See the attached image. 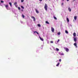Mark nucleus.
I'll use <instances>...</instances> for the list:
<instances>
[{"label":"nucleus","mask_w":78,"mask_h":78,"mask_svg":"<svg viewBox=\"0 0 78 78\" xmlns=\"http://www.w3.org/2000/svg\"><path fill=\"white\" fill-rule=\"evenodd\" d=\"M35 10L36 11V13H37V14L39 13V11H38L37 10V9H35Z\"/></svg>","instance_id":"423d86ee"},{"label":"nucleus","mask_w":78,"mask_h":78,"mask_svg":"<svg viewBox=\"0 0 78 78\" xmlns=\"http://www.w3.org/2000/svg\"><path fill=\"white\" fill-rule=\"evenodd\" d=\"M22 11H23V9L22 10Z\"/></svg>","instance_id":"c9c22d12"},{"label":"nucleus","mask_w":78,"mask_h":78,"mask_svg":"<svg viewBox=\"0 0 78 78\" xmlns=\"http://www.w3.org/2000/svg\"><path fill=\"white\" fill-rule=\"evenodd\" d=\"M47 7H48L47 5V4H45L44 5V8L46 11H47Z\"/></svg>","instance_id":"f257e3e1"},{"label":"nucleus","mask_w":78,"mask_h":78,"mask_svg":"<svg viewBox=\"0 0 78 78\" xmlns=\"http://www.w3.org/2000/svg\"><path fill=\"white\" fill-rule=\"evenodd\" d=\"M74 46L75 47H76V48H77V45L76 44V43H75L74 44Z\"/></svg>","instance_id":"9d476101"},{"label":"nucleus","mask_w":78,"mask_h":78,"mask_svg":"<svg viewBox=\"0 0 78 78\" xmlns=\"http://www.w3.org/2000/svg\"><path fill=\"white\" fill-rule=\"evenodd\" d=\"M39 37L40 40H41V41H44V39L43 38H41L40 36H39Z\"/></svg>","instance_id":"39448f33"},{"label":"nucleus","mask_w":78,"mask_h":78,"mask_svg":"<svg viewBox=\"0 0 78 78\" xmlns=\"http://www.w3.org/2000/svg\"><path fill=\"white\" fill-rule=\"evenodd\" d=\"M9 4L10 6H12V4L11 3V2H9Z\"/></svg>","instance_id":"dca6fc26"},{"label":"nucleus","mask_w":78,"mask_h":78,"mask_svg":"<svg viewBox=\"0 0 78 78\" xmlns=\"http://www.w3.org/2000/svg\"><path fill=\"white\" fill-rule=\"evenodd\" d=\"M65 49L66 50V51L67 52H68V51H69V49L67 48H65Z\"/></svg>","instance_id":"f03ea898"},{"label":"nucleus","mask_w":78,"mask_h":78,"mask_svg":"<svg viewBox=\"0 0 78 78\" xmlns=\"http://www.w3.org/2000/svg\"><path fill=\"white\" fill-rule=\"evenodd\" d=\"M61 55H64V53H62V54H61Z\"/></svg>","instance_id":"473e14b6"},{"label":"nucleus","mask_w":78,"mask_h":78,"mask_svg":"<svg viewBox=\"0 0 78 78\" xmlns=\"http://www.w3.org/2000/svg\"><path fill=\"white\" fill-rule=\"evenodd\" d=\"M51 31L52 32H54V31H55V29H54L52 27H51Z\"/></svg>","instance_id":"7ed1b4c3"},{"label":"nucleus","mask_w":78,"mask_h":78,"mask_svg":"<svg viewBox=\"0 0 78 78\" xmlns=\"http://www.w3.org/2000/svg\"><path fill=\"white\" fill-rule=\"evenodd\" d=\"M24 1V0H21V2H23Z\"/></svg>","instance_id":"cd10ccee"},{"label":"nucleus","mask_w":78,"mask_h":78,"mask_svg":"<svg viewBox=\"0 0 78 78\" xmlns=\"http://www.w3.org/2000/svg\"><path fill=\"white\" fill-rule=\"evenodd\" d=\"M37 33V34H38V35H39V33H38V32H37V31H35L34 32V33Z\"/></svg>","instance_id":"4468645a"},{"label":"nucleus","mask_w":78,"mask_h":78,"mask_svg":"<svg viewBox=\"0 0 78 78\" xmlns=\"http://www.w3.org/2000/svg\"><path fill=\"white\" fill-rule=\"evenodd\" d=\"M22 17H23V18H25V16H24V15H23L22 14Z\"/></svg>","instance_id":"412c9836"},{"label":"nucleus","mask_w":78,"mask_h":78,"mask_svg":"<svg viewBox=\"0 0 78 78\" xmlns=\"http://www.w3.org/2000/svg\"><path fill=\"white\" fill-rule=\"evenodd\" d=\"M50 43L51 44H52L53 43V41H50Z\"/></svg>","instance_id":"b1692460"},{"label":"nucleus","mask_w":78,"mask_h":78,"mask_svg":"<svg viewBox=\"0 0 78 78\" xmlns=\"http://www.w3.org/2000/svg\"><path fill=\"white\" fill-rule=\"evenodd\" d=\"M60 32H58V35H60Z\"/></svg>","instance_id":"bb28decb"},{"label":"nucleus","mask_w":78,"mask_h":78,"mask_svg":"<svg viewBox=\"0 0 78 78\" xmlns=\"http://www.w3.org/2000/svg\"><path fill=\"white\" fill-rule=\"evenodd\" d=\"M64 5V3H62V5Z\"/></svg>","instance_id":"7c9ffc66"},{"label":"nucleus","mask_w":78,"mask_h":78,"mask_svg":"<svg viewBox=\"0 0 78 78\" xmlns=\"http://www.w3.org/2000/svg\"><path fill=\"white\" fill-rule=\"evenodd\" d=\"M74 41L75 42H76V37H74Z\"/></svg>","instance_id":"6e6552de"},{"label":"nucleus","mask_w":78,"mask_h":78,"mask_svg":"<svg viewBox=\"0 0 78 78\" xmlns=\"http://www.w3.org/2000/svg\"><path fill=\"white\" fill-rule=\"evenodd\" d=\"M59 61L60 62H61V59H59Z\"/></svg>","instance_id":"c85d7f7f"},{"label":"nucleus","mask_w":78,"mask_h":78,"mask_svg":"<svg viewBox=\"0 0 78 78\" xmlns=\"http://www.w3.org/2000/svg\"><path fill=\"white\" fill-rule=\"evenodd\" d=\"M59 40H58V41H57V42H59Z\"/></svg>","instance_id":"2f4dec72"},{"label":"nucleus","mask_w":78,"mask_h":78,"mask_svg":"<svg viewBox=\"0 0 78 78\" xmlns=\"http://www.w3.org/2000/svg\"><path fill=\"white\" fill-rule=\"evenodd\" d=\"M67 1H69V0H67Z\"/></svg>","instance_id":"f704fd0d"},{"label":"nucleus","mask_w":78,"mask_h":78,"mask_svg":"<svg viewBox=\"0 0 78 78\" xmlns=\"http://www.w3.org/2000/svg\"><path fill=\"white\" fill-rule=\"evenodd\" d=\"M54 19H55V20H57V18H56V17L55 16H54Z\"/></svg>","instance_id":"f3484780"},{"label":"nucleus","mask_w":78,"mask_h":78,"mask_svg":"<svg viewBox=\"0 0 78 78\" xmlns=\"http://www.w3.org/2000/svg\"><path fill=\"white\" fill-rule=\"evenodd\" d=\"M66 20L68 22H69V18H67V17H66Z\"/></svg>","instance_id":"9b49d317"},{"label":"nucleus","mask_w":78,"mask_h":78,"mask_svg":"<svg viewBox=\"0 0 78 78\" xmlns=\"http://www.w3.org/2000/svg\"><path fill=\"white\" fill-rule=\"evenodd\" d=\"M16 4H17V2H15L14 3V5H16Z\"/></svg>","instance_id":"393cba45"},{"label":"nucleus","mask_w":78,"mask_h":78,"mask_svg":"<svg viewBox=\"0 0 78 78\" xmlns=\"http://www.w3.org/2000/svg\"><path fill=\"white\" fill-rule=\"evenodd\" d=\"M68 10L70 12H71V9L70 7H69Z\"/></svg>","instance_id":"f8f14e48"},{"label":"nucleus","mask_w":78,"mask_h":78,"mask_svg":"<svg viewBox=\"0 0 78 78\" xmlns=\"http://www.w3.org/2000/svg\"><path fill=\"white\" fill-rule=\"evenodd\" d=\"M56 50L57 51H59V49L58 48H56Z\"/></svg>","instance_id":"4be33fe9"},{"label":"nucleus","mask_w":78,"mask_h":78,"mask_svg":"<svg viewBox=\"0 0 78 78\" xmlns=\"http://www.w3.org/2000/svg\"><path fill=\"white\" fill-rule=\"evenodd\" d=\"M18 9H19V10H20V7H18Z\"/></svg>","instance_id":"a878e982"},{"label":"nucleus","mask_w":78,"mask_h":78,"mask_svg":"<svg viewBox=\"0 0 78 78\" xmlns=\"http://www.w3.org/2000/svg\"><path fill=\"white\" fill-rule=\"evenodd\" d=\"M38 27H41V25L40 24H37Z\"/></svg>","instance_id":"6ab92c4d"},{"label":"nucleus","mask_w":78,"mask_h":78,"mask_svg":"<svg viewBox=\"0 0 78 78\" xmlns=\"http://www.w3.org/2000/svg\"><path fill=\"white\" fill-rule=\"evenodd\" d=\"M59 65V63H58V64L56 65V66H58Z\"/></svg>","instance_id":"aec40b11"},{"label":"nucleus","mask_w":78,"mask_h":78,"mask_svg":"<svg viewBox=\"0 0 78 78\" xmlns=\"http://www.w3.org/2000/svg\"><path fill=\"white\" fill-rule=\"evenodd\" d=\"M45 23H47V24H48L49 25L50 24V23H49V22H48L47 21H46Z\"/></svg>","instance_id":"ddd939ff"},{"label":"nucleus","mask_w":78,"mask_h":78,"mask_svg":"<svg viewBox=\"0 0 78 78\" xmlns=\"http://www.w3.org/2000/svg\"><path fill=\"white\" fill-rule=\"evenodd\" d=\"M76 19H77V17L76 16H74V19L75 20H76Z\"/></svg>","instance_id":"1a4fd4ad"},{"label":"nucleus","mask_w":78,"mask_h":78,"mask_svg":"<svg viewBox=\"0 0 78 78\" xmlns=\"http://www.w3.org/2000/svg\"><path fill=\"white\" fill-rule=\"evenodd\" d=\"M21 8H22L23 9H24V7L23 6H21Z\"/></svg>","instance_id":"5701e85b"},{"label":"nucleus","mask_w":78,"mask_h":78,"mask_svg":"<svg viewBox=\"0 0 78 78\" xmlns=\"http://www.w3.org/2000/svg\"><path fill=\"white\" fill-rule=\"evenodd\" d=\"M39 1H40V2H42V0H39Z\"/></svg>","instance_id":"72a5a7b5"},{"label":"nucleus","mask_w":78,"mask_h":78,"mask_svg":"<svg viewBox=\"0 0 78 78\" xmlns=\"http://www.w3.org/2000/svg\"><path fill=\"white\" fill-rule=\"evenodd\" d=\"M5 7L6 8V9L8 10L9 9L8 8V5H5Z\"/></svg>","instance_id":"0eeeda50"},{"label":"nucleus","mask_w":78,"mask_h":78,"mask_svg":"<svg viewBox=\"0 0 78 78\" xmlns=\"http://www.w3.org/2000/svg\"><path fill=\"white\" fill-rule=\"evenodd\" d=\"M65 33H66L67 34H68V31L67 30H66Z\"/></svg>","instance_id":"a211bd4d"},{"label":"nucleus","mask_w":78,"mask_h":78,"mask_svg":"<svg viewBox=\"0 0 78 78\" xmlns=\"http://www.w3.org/2000/svg\"><path fill=\"white\" fill-rule=\"evenodd\" d=\"M73 36H74V37H75L76 36V33H74L73 34Z\"/></svg>","instance_id":"2eb2a0df"},{"label":"nucleus","mask_w":78,"mask_h":78,"mask_svg":"<svg viewBox=\"0 0 78 78\" xmlns=\"http://www.w3.org/2000/svg\"><path fill=\"white\" fill-rule=\"evenodd\" d=\"M1 3H4V1H1Z\"/></svg>","instance_id":"c756f323"},{"label":"nucleus","mask_w":78,"mask_h":78,"mask_svg":"<svg viewBox=\"0 0 78 78\" xmlns=\"http://www.w3.org/2000/svg\"><path fill=\"white\" fill-rule=\"evenodd\" d=\"M31 18H32V19H34L33 20L34 21H36V18H35L34 16H32Z\"/></svg>","instance_id":"20e7f679"},{"label":"nucleus","mask_w":78,"mask_h":78,"mask_svg":"<svg viewBox=\"0 0 78 78\" xmlns=\"http://www.w3.org/2000/svg\"><path fill=\"white\" fill-rule=\"evenodd\" d=\"M64 0H63V1H64Z\"/></svg>","instance_id":"e433bc0d"}]
</instances>
